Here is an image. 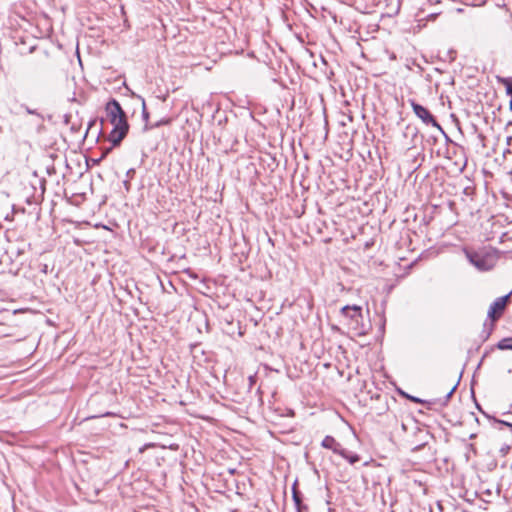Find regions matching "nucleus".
Masks as SVG:
<instances>
[{"mask_svg":"<svg viewBox=\"0 0 512 512\" xmlns=\"http://www.w3.org/2000/svg\"><path fill=\"white\" fill-rule=\"evenodd\" d=\"M105 112L108 121L113 125L108 140L113 147H118L129 131L127 115L120 103L114 98L106 103Z\"/></svg>","mask_w":512,"mask_h":512,"instance_id":"nucleus-1","label":"nucleus"},{"mask_svg":"<svg viewBox=\"0 0 512 512\" xmlns=\"http://www.w3.org/2000/svg\"><path fill=\"white\" fill-rule=\"evenodd\" d=\"M340 313L342 316L350 320V326L357 335L366 333L363 324L362 308L358 305H346L341 308Z\"/></svg>","mask_w":512,"mask_h":512,"instance_id":"nucleus-2","label":"nucleus"},{"mask_svg":"<svg viewBox=\"0 0 512 512\" xmlns=\"http://www.w3.org/2000/svg\"><path fill=\"white\" fill-rule=\"evenodd\" d=\"M409 103H410L415 115L418 118H420L423 123H425L427 125H432L433 127L437 128L442 133V135L446 138V140H450L449 136L444 131L442 126L438 123L436 118L431 114V112L426 107L417 103L415 100H409Z\"/></svg>","mask_w":512,"mask_h":512,"instance_id":"nucleus-3","label":"nucleus"},{"mask_svg":"<svg viewBox=\"0 0 512 512\" xmlns=\"http://www.w3.org/2000/svg\"><path fill=\"white\" fill-rule=\"evenodd\" d=\"M512 291L508 294L497 298L489 307L488 310V318L492 320V322H496L504 313L507 303L510 300Z\"/></svg>","mask_w":512,"mask_h":512,"instance_id":"nucleus-4","label":"nucleus"},{"mask_svg":"<svg viewBox=\"0 0 512 512\" xmlns=\"http://www.w3.org/2000/svg\"><path fill=\"white\" fill-rule=\"evenodd\" d=\"M466 257L469 262L480 271H487L491 269V265L485 256L477 252H466Z\"/></svg>","mask_w":512,"mask_h":512,"instance_id":"nucleus-5","label":"nucleus"},{"mask_svg":"<svg viewBox=\"0 0 512 512\" xmlns=\"http://www.w3.org/2000/svg\"><path fill=\"white\" fill-rule=\"evenodd\" d=\"M322 447L332 450L338 455H344L342 445L334 437L327 435L321 443Z\"/></svg>","mask_w":512,"mask_h":512,"instance_id":"nucleus-6","label":"nucleus"},{"mask_svg":"<svg viewBox=\"0 0 512 512\" xmlns=\"http://www.w3.org/2000/svg\"><path fill=\"white\" fill-rule=\"evenodd\" d=\"M296 485H297V482H295L292 486V498H293V501L297 508V512H301L302 497H301V494L298 491Z\"/></svg>","mask_w":512,"mask_h":512,"instance_id":"nucleus-7","label":"nucleus"},{"mask_svg":"<svg viewBox=\"0 0 512 512\" xmlns=\"http://www.w3.org/2000/svg\"><path fill=\"white\" fill-rule=\"evenodd\" d=\"M494 323L495 322H492V320H490V322H487V321L484 322L483 330L481 333L483 341H486L490 337L492 331L494 330V326H495Z\"/></svg>","mask_w":512,"mask_h":512,"instance_id":"nucleus-8","label":"nucleus"},{"mask_svg":"<svg viewBox=\"0 0 512 512\" xmlns=\"http://www.w3.org/2000/svg\"><path fill=\"white\" fill-rule=\"evenodd\" d=\"M497 81L506 88V94L512 96V78L497 76Z\"/></svg>","mask_w":512,"mask_h":512,"instance_id":"nucleus-9","label":"nucleus"},{"mask_svg":"<svg viewBox=\"0 0 512 512\" xmlns=\"http://www.w3.org/2000/svg\"><path fill=\"white\" fill-rule=\"evenodd\" d=\"M344 455H340L344 459H346L350 464H355L360 460V456L356 453L349 452L347 449L343 448Z\"/></svg>","mask_w":512,"mask_h":512,"instance_id":"nucleus-10","label":"nucleus"},{"mask_svg":"<svg viewBox=\"0 0 512 512\" xmlns=\"http://www.w3.org/2000/svg\"><path fill=\"white\" fill-rule=\"evenodd\" d=\"M21 108H23V109L26 111V113H28V114H30V115H34V116H36V117H37V119H38V124H39V126H43L44 117H43V115H42L41 113H39V112H38L37 110H35V109H31L30 107H28V106H27V105H25V104H22V105H21Z\"/></svg>","mask_w":512,"mask_h":512,"instance_id":"nucleus-11","label":"nucleus"},{"mask_svg":"<svg viewBox=\"0 0 512 512\" xmlns=\"http://www.w3.org/2000/svg\"><path fill=\"white\" fill-rule=\"evenodd\" d=\"M497 348L500 350H512V337L501 339L497 344Z\"/></svg>","mask_w":512,"mask_h":512,"instance_id":"nucleus-12","label":"nucleus"},{"mask_svg":"<svg viewBox=\"0 0 512 512\" xmlns=\"http://www.w3.org/2000/svg\"><path fill=\"white\" fill-rule=\"evenodd\" d=\"M142 101V118L145 121V127L144 129H148V120H149V112L146 109L145 100L142 97H139Z\"/></svg>","mask_w":512,"mask_h":512,"instance_id":"nucleus-13","label":"nucleus"},{"mask_svg":"<svg viewBox=\"0 0 512 512\" xmlns=\"http://www.w3.org/2000/svg\"><path fill=\"white\" fill-rule=\"evenodd\" d=\"M418 133L419 131L417 127L408 125L405 129L404 136L407 137L410 135L412 138H415L417 137Z\"/></svg>","mask_w":512,"mask_h":512,"instance_id":"nucleus-14","label":"nucleus"},{"mask_svg":"<svg viewBox=\"0 0 512 512\" xmlns=\"http://www.w3.org/2000/svg\"><path fill=\"white\" fill-rule=\"evenodd\" d=\"M135 169L134 168H130L127 172H126V178L131 180L134 176H135Z\"/></svg>","mask_w":512,"mask_h":512,"instance_id":"nucleus-15","label":"nucleus"},{"mask_svg":"<svg viewBox=\"0 0 512 512\" xmlns=\"http://www.w3.org/2000/svg\"><path fill=\"white\" fill-rule=\"evenodd\" d=\"M457 385H458V384H455V385L451 388V390L447 393V395H446V400H449V399L451 398L452 394L454 393V391H455V390H456V388H457Z\"/></svg>","mask_w":512,"mask_h":512,"instance_id":"nucleus-16","label":"nucleus"},{"mask_svg":"<svg viewBox=\"0 0 512 512\" xmlns=\"http://www.w3.org/2000/svg\"><path fill=\"white\" fill-rule=\"evenodd\" d=\"M123 185H124V188L125 190L128 192L130 191V188H131V184H130V180L129 179H126L123 181Z\"/></svg>","mask_w":512,"mask_h":512,"instance_id":"nucleus-17","label":"nucleus"},{"mask_svg":"<svg viewBox=\"0 0 512 512\" xmlns=\"http://www.w3.org/2000/svg\"><path fill=\"white\" fill-rule=\"evenodd\" d=\"M408 398H409L410 400H412L413 402H415V403H422V400H421V399H419V398H417V397H414V396H408Z\"/></svg>","mask_w":512,"mask_h":512,"instance_id":"nucleus-18","label":"nucleus"},{"mask_svg":"<svg viewBox=\"0 0 512 512\" xmlns=\"http://www.w3.org/2000/svg\"><path fill=\"white\" fill-rule=\"evenodd\" d=\"M499 422H500L501 424H503V425H506V426L512 427V424H511V423H509V422H507V421L500 420Z\"/></svg>","mask_w":512,"mask_h":512,"instance_id":"nucleus-19","label":"nucleus"},{"mask_svg":"<svg viewBox=\"0 0 512 512\" xmlns=\"http://www.w3.org/2000/svg\"><path fill=\"white\" fill-rule=\"evenodd\" d=\"M509 107H510V110L512 111V99L510 100Z\"/></svg>","mask_w":512,"mask_h":512,"instance_id":"nucleus-20","label":"nucleus"},{"mask_svg":"<svg viewBox=\"0 0 512 512\" xmlns=\"http://www.w3.org/2000/svg\"><path fill=\"white\" fill-rule=\"evenodd\" d=\"M27 203H28V204H31V203H32V201L28 198V199H27Z\"/></svg>","mask_w":512,"mask_h":512,"instance_id":"nucleus-21","label":"nucleus"}]
</instances>
